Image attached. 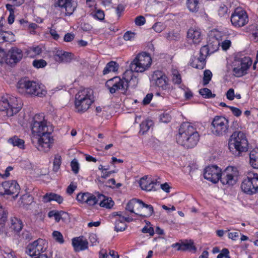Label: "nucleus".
<instances>
[{"mask_svg":"<svg viewBox=\"0 0 258 258\" xmlns=\"http://www.w3.org/2000/svg\"><path fill=\"white\" fill-rule=\"evenodd\" d=\"M31 130L33 138L37 139V149L48 152L53 143L51 135L53 130L50 122L44 119L43 115L36 114L33 118Z\"/></svg>","mask_w":258,"mask_h":258,"instance_id":"nucleus-1","label":"nucleus"},{"mask_svg":"<svg viewBox=\"0 0 258 258\" xmlns=\"http://www.w3.org/2000/svg\"><path fill=\"white\" fill-rule=\"evenodd\" d=\"M200 136L196 128L189 122L181 124L176 136L178 144L186 148H192L198 143Z\"/></svg>","mask_w":258,"mask_h":258,"instance_id":"nucleus-2","label":"nucleus"},{"mask_svg":"<svg viewBox=\"0 0 258 258\" xmlns=\"http://www.w3.org/2000/svg\"><path fill=\"white\" fill-rule=\"evenodd\" d=\"M229 149L235 156H239L242 153L248 149V142L244 133L235 131L231 136L229 141Z\"/></svg>","mask_w":258,"mask_h":258,"instance_id":"nucleus-3","label":"nucleus"},{"mask_svg":"<svg viewBox=\"0 0 258 258\" xmlns=\"http://www.w3.org/2000/svg\"><path fill=\"white\" fill-rule=\"evenodd\" d=\"M93 91L90 88L80 90L75 95V105L76 111L83 113L94 102Z\"/></svg>","mask_w":258,"mask_h":258,"instance_id":"nucleus-4","label":"nucleus"},{"mask_svg":"<svg viewBox=\"0 0 258 258\" xmlns=\"http://www.w3.org/2000/svg\"><path fill=\"white\" fill-rule=\"evenodd\" d=\"M17 88L22 94L27 93L42 97L46 93L43 85L27 78L20 79L17 83Z\"/></svg>","mask_w":258,"mask_h":258,"instance_id":"nucleus-5","label":"nucleus"},{"mask_svg":"<svg viewBox=\"0 0 258 258\" xmlns=\"http://www.w3.org/2000/svg\"><path fill=\"white\" fill-rule=\"evenodd\" d=\"M21 108V100L14 96L7 94L0 100V111H6L8 116L17 113Z\"/></svg>","mask_w":258,"mask_h":258,"instance_id":"nucleus-6","label":"nucleus"},{"mask_svg":"<svg viewBox=\"0 0 258 258\" xmlns=\"http://www.w3.org/2000/svg\"><path fill=\"white\" fill-rule=\"evenodd\" d=\"M152 63V58L149 53L143 52L136 55L130 64V69L137 73H143L147 70Z\"/></svg>","mask_w":258,"mask_h":258,"instance_id":"nucleus-7","label":"nucleus"},{"mask_svg":"<svg viewBox=\"0 0 258 258\" xmlns=\"http://www.w3.org/2000/svg\"><path fill=\"white\" fill-rule=\"evenodd\" d=\"M241 188L244 193L252 195L258 191V174L253 171L247 172L241 184Z\"/></svg>","mask_w":258,"mask_h":258,"instance_id":"nucleus-8","label":"nucleus"},{"mask_svg":"<svg viewBox=\"0 0 258 258\" xmlns=\"http://www.w3.org/2000/svg\"><path fill=\"white\" fill-rule=\"evenodd\" d=\"M210 130L216 136H225L229 131V121L222 116H216L212 120Z\"/></svg>","mask_w":258,"mask_h":258,"instance_id":"nucleus-9","label":"nucleus"},{"mask_svg":"<svg viewBox=\"0 0 258 258\" xmlns=\"http://www.w3.org/2000/svg\"><path fill=\"white\" fill-rule=\"evenodd\" d=\"M252 62V59L248 56H236L234 62V67L233 69L234 75L237 77H240L246 74Z\"/></svg>","mask_w":258,"mask_h":258,"instance_id":"nucleus-10","label":"nucleus"},{"mask_svg":"<svg viewBox=\"0 0 258 258\" xmlns=\"http://www.w3.org/2000/svg\"><path fill=\"white\" fill-rule=\"evenodd\" d=\"M252 62V59L248 56H236L234 62V67L233 69L234 75L237 77H240L246 74Z\"/></svg>","mask_w":258,"mask_h":258,"instance_id":"nucleus-11","label":"nucleus"},{"mask_svg":"<svg viewBox=\"0 0 258 258\" xmlns=\"http://www.w3.org/2000/svg\"><path fill=\"white\" fill-rule=\"evenodd\" d=\"M238 175L237 168L228 166L221 172L219 180L224 185H233L236 183Z\"/></svg>","mask_w":258,"mask_h":258,"instance_id":"nucleus-12","label":"nucleus"},{"mask_svg":"<svg viewBox=\"0 0 258 258\" xmlns=\"http://www.w3.org/2000/svg\"><path fill=\"white\" fill-rule=\"evenodd\" d=\"M230 21L233 26L240 28L247 24L249 19L246 11L241 8L238 7L232 13Z\"/></svg>","mask_w":258,"mask_h":258,"instance_id":"nucleus-13","label":"nucleus"},{"mask_svg":"<svg viewBox=\"0 0 258 258\" xmlns=\"http://www.w3.org/2000/svg\"><path fill=\"white\" fill-rule=\"evenodd\" d=\"M46 248V241L39 238L29 243L26 247L25 252L31 256H36L44 252Z\"/></svg>","mask_w":258,"mask_h":258,"instance_id":"nucleus-14","label":"nucleus"},{"mask_svg":"<svg viewBox=\"0 0 258 258\" xmlns=\"http://www.w3.org/2000/svg\"><path fill=\"white\" fill-rule=\"evenodd\" d=\"M105 86L111 94H114L119 90L123 91L124 93L126 92V86L124 85V81L122 78L119 77H115L108 80L105 83Z\"/></svg>","mask_w":258,"mask_h":258,"instance_id":"nucleus-15","label":"nucleus"},{"mask_svg":"<svg viewBox=\"0 0 258 258\" xmlns=\"http://www.w3.org/2000/svg\"><path fill=\"white\" fill-rule=\"evenodd\" d=\"M221 169L217 165L207 167L204 170V177L207 180L216 183L220 179Z\"/></svg>","mask_w":258,"mask_h":258,"instance_id":"nucleus-16","label":"nucleus"},{"mask_svg":"<svg viewBox=\"0 0 258 258\" xmlns=\"http://www.w3.org/2000/svg\"><path fill=\"white\" fill-rule=\"evenodd\" d=\"M74 0H55L54 4L51 6L52 9L57 7L64 9L66 15H71L75 10Z\"/></svg>","mask_w":258,"mask_h":258,"instance_id":"nucleus-17","label":"nucleus"},{"mask_svg":"<svg viewBox=\"0 0 258 258\" xmlns=\"http://www.w3.org/2000/svg\"><path fill=\"white\" fill-rule=\"evenodd\" d=\"M152 80L155 85L163 90L168 88V79L167 76L161 71H155L152 77Z\"/></svg>","mask_w":258,"mask_h":258,"instance_id":"nucleus-18","label":"nucleus"},{"mask_svg":"<svg viewBox=\"0 0 258 258\" xmlns=\"http://www.w3.org/2000/svg\"><path fill=\"white\" fill-rule=\"evenodd\" d=\"M134 72L130 69L125 71L122 75V78L124 81V85L126 86V91L128 87L135 88L138 84L139 79L134 75Z\"/></svg>","mask_w":258,"mask_h":258,"instance_id":"nucleus-19","label":"nucleus"},{"mask_svg":"<svg viewBox=\"0 0 258 258\" xmlns=\"http://www.w3.org/2000/svg\"><path fill=\"white\" fill-rule=\"evenodd\" d=\"M122 212H118L116 213L117 217L115 222L114 230L116 232L123 231L125 230L127 225L126 222H131L134 220V219L130 217H125L122 215Z\"/></svg>","mask_w":258,"mask_h":258,"instance_id":"nucleus-20","label":"nucleus"},{"mask_svg":"<svg viewBox=\"0 0 258 258\" xmlns=\"http://www.w3.org/2000/svg\"><path fill=\"white\" fill-rule=\"evenodd\" d=\"M187 38L190 43L195 44H199L203 39V36L201 29L198 27H191L187 32Z\"/></svg>","mask_w":258,"mask_h":258,"instance_id":"nucleus-21","label":"nucleus"},{"mask_svg":"<svg viewBox=\"0 0 258 258\" xmlns=\"http://www.w3.org/2000/svg\"><path fill=\"white\" fill-rule=\"evenodd\" d=\"M76 199L78 202L86 203L89 206H94L96 204V196L89 192L78 194Z\"/></svg>","mask_w":258,"mask_h":258,"instance_id":"nucleus-22","label":"nucleus"},{"mask_svg":"<svg viewBox=\"0 0 258 258\" xmlns=\"http://www.w3.org/2000/svg\"><path fill=\"white\" fill-rule=\"evenodd\" d=\"M9 62L16 63L21 60L23 57L22 51L17 47H12L9 51Z\"/></svg>","mask_w":258,"mask_h":258,"instance_id":"nucleus-23","label":"nucleus"},{"mask_svg":"<svg viewBox=\"0 0 258 258\" xmlns=\"http://www.w3.org/2000/svg\"><path fill=\"white\" fill-rule=\"evenodd\" d=\"M72 245L76 251H79L88 248V242L83 236L78 237L72 239Z\"/></svg>","mask_w":258,"mask_h":258,"instance_id":"nucleus-24","label":"nucleus"},{"mask_svg":"<svg viewBox=\"0 0 258 258\" xmlns=\"http://www.w3.org/2000/svg\"><path fill=\"white\" fill-rule=\"evenodd\" d=\"M7 188V195H13L14 199L18 197L20 190V187L16 180L6 181Z\"/></svg>","mask_w":258,"mask_h":258,"instance_id":"nucleus-25","label":"nucleus"},{"mask_svg":"<svg viewBox=\"0 0 258 258\" xmlns=\"http://www.w3.org/2000/svg\"><path fill=\"white\" fill-rule=\"evenodd\" d=\"M72 55L71 53L58 50L54 55V58L58 62H69L72 60Z\"/></svg>","mask_w":258,"mask_h":258,"instance_id":"nucleus-26","label":"nucleus"},{"mask_svg":"<svg viewBox=\"0 0 258 258\" xmlns=\"http://www.w3.org/2000/svg\"><path fill=\"white\" fill-rule=\"evenodd\" d=\"M96 204L98 203L102 207L110 209L114 205V202L111 198L106 197L103 195L98 194L96 197Z\"/></svg>","mask_w":258,"mask_h":258,"instance_id":"nucleus-27","label":"nucleus"},{"mask_svg":"<svg viewBox=\"0 0 258 258\" xmlns=\"http://www.w3.org/2000/svg\"><path fill=\"white\" fill-rule=\"evenodd\" d=\"M220 44V41L218 38L216 37V34L214 32H212L209 36V39L207 45L208 48H210L211 53H213L217 51L219 48Z\"/></svg>","mask_w":258,"mask_h":258,"instance_id":"nucleus-28","label":"nucleus"},{"mask_svg":"<svg viewBox=\"0 0 258 258\" xmlns=\"http://www.w3.org/2000/svg\"><path fill=\"white\" fill-rule=\"evenodd\" d=\"M140 207L142 209L145 208L144 211H139L136 215L141 217H147L151 216L154 213V209L152 205L144 203L142 200L140 202Z\"/></svg>","mask_w":258,"mask_h":258,"instance_id":"nucleus-29","label":"nucleus"},{"mask_svg":"<svg viewBox=\"0 0 258 258\" xmlns=\"http://www.w3.org/2000/svg\"><path fill=\"white\" fill-rule=\"evenodd\" d=\"M8 214L7 210L0 204V234L7 233L4 225L7 220Z\"/></svg>","mask_w":258,"mask_h":258,"instance_id":"nucleus-30","label":"nucleus"},{"mask_svg":"<svg viewBox=\"0 0 258 258\" xmlns=\"http://www.w3.org/2000/svg\"><path fill=\"white\" fill-rule=\"evenodd\" d=\"M140 202H141L140 200L136 199L130 200L126 204L125 210L136 215L137 213H139Z\"/></svg>","mask_w":258,"mask_h":258,"instance_id":"nucleus-31","label":"nucleus"},{"mask_svg":"<svg viewBox=\"0 0 258 258\" xmlns=\"http://www.w3.org/2000/svg\"><path fill=\"white\" fill-rule=\"evenodd\" d=\"M147 176H145L141 178L139 181L140 186L143 190L151 191L154 189L156 182L147 180Z\"/></svg>","mask_w":258,"mask_h":258,"instance_id":"nucleus-32","label":"nucleus"},{"mask_svg":"<svg viewBox=\"0 0 258 258\" xmlns=\"http://www.w3.org/2000/svg\"><path fill=\"white\" fill-rule=\"evenodd\" d=\"M42 201L44 203H48L51 201H54L58 204H61L62 203L63 199L61 196L58 194L49 192L46 193L43 196Z\"/></svg>","mask_w":258,"mask_h":258,"instance_id":"nucleus-33","label":"nucleus"},{"mask_svg":"<svg viewBox=\"0 0 258 258\" xmlns=\"http://www.w3.org/2000/svg\"><path fill=\"white\" fill-rule=\"evenodd\" d=\"M190 66L198 69H203L206 65V58L200 55L198 58L194 57L190 62Z\"/></svg>","mask_w":258,"mask_h":258,"instance_id":"nucleus-34","label":"nucleus"},{"mask_svg":"<svg viewBox=\"0 0 258 258\" xmlns=\"http://www.w3.org/2000/svg\"><path fill=\"white\" fill-rule=\"evenodd\" d=\"M249 164L255 169H258V148H255L249 153Z\"/></svg>","mask_w":258,"mask_h":258,"instance_id":"nucleus-35","label":"nucleus"},{"mask_svg":"<svg viewBox=\"0 0 258 258\" xmlns=\"http://www.w3.org/2000/svg\"><path fill=\"white\" fill-rule=\"evenodd\" d=\"M19 202L20 206L27 209L28 207L33 202V197L28 194L24 195L21 198Z\"/></svg>","mask_w":258,"mask_h":258,"instance_id":"nucleus-36","label":"nucleus"},{"mask_svg":"<svg viewBox=\"0 0 258 258\" xmlns=\"http://www.w3.org/2000/svg\"><path fill=\"white\" fill-rule=\"evenodd\" d=\"M180 248L181 250L182 251L188 250L194 253H195L197 251V248L194 245V241L191 240L182 241L181 246Z\"/></svg>","mask_w":258,"mask_h":258,"instance_id":"nucleus-37","label":"nucleus"},{"mask_svg":"<svg viewBox=\"0 0 258 258\" xmlns=\"http://www.w3.org/2000/svg\"><path fill=\"white\" fill-rule=\"evenodd\" d=\"M119 65L113 61H111L107 63L103 71V74L106 75L110 72H115L118 70Z\"/></svg>","mask_w":258,"mask_h":258,"instance_id":"nucleus-38","label":"nucleus"},{"mask_svg":"<svg viewBox=\"0 0 258 258\" xmlns=\"http://www.w3.org/2000/svg\"><path fill=\"white\" fill-rule=\"evenodd\" d=\"M11 228L16 232H19L23 227L22 221L16 217H13L11 220Z\"/></svg>","mask_w":258,"mask_h":258,"instance_id":"nucleus-39","label":"nucleus"},{"mask_svg":"<svg viewBox=\"0 0 258 258\" xmlns=\"http://www.w3.org/2000/svg\"><path fill=\"white\" fill-rule=\"evenodd\" d=\"M14 36L12 32L3 31L0 30V43L12 41Z\"/></svg>","mask_w":258,"mask_h":258,"instance_id":"nucleus-40","label":"nucleus"},{"mask_svg":"<svg viewBox=\"0 0 258 258\" xmlns=\"http://www.w3.org/2000/svg\"><path fill=\"white\" fill-rule=\"evenodd\" d=\"M8 142L12 144L14 146H17L21 149L24 148V141L17 136L10 138L8 140Z\"/></svg>","mask_w":258,"mask_h":258,"instance_id":"nucleus-41","label":"nucleus"},{"mask_svg":"<svg viewBox=\"0 0 258 258\" xmlns=\"http://www.w3.org/2000/svg\"><path fill=\"white\" fill-rule=\"evenodd\" d=\"M199 0H187L186 6L188 9L192 12H197L199 10Z\"/></svg>","mask_w":258,"mask_h":258,"instance_id":"nucleus-42","label":"nucleus"},{"mask_svg":"<svg viewBox=\"0 0 258 258\" xmlns=\"http://www.w3.org/2000/svg\"><path fill=\"white\" fill-rule=\"evenodd\" d=\"M153 122L152 120H146L143 121L140 124V133L142 134H145L149 131L150 127L152 125Z\"/></svg>","mask_w":258,"mask_h":258,"instance_id":"nucleus-43","label":"nucleus"},{"mask_svg":"<svg viewBox=\"0 0 258 258\" xmlns=\"http://www.w3.org/2000/svg\"><path fill=\"white\" fill-rule=\"evenodd\" d=\"M199 93L205 98H214L215 97V94H212L211 91L207 88L200 89Z\"/></svg>","mask_w":258,"mask_h":258,"instance_id":"nucleus-44","label":"nucleus"},{"mask_svg":"<svg viewBox=\"0 0 258 258\" xmlns=\"http://www.w3.org/2000/svg\"><path fill=\"white\" fill-rule=\"evenodd\" d=\"M172 81L174 84H180L181 82V75L178 71L175 69L172 70Z\"/></svg>","mask_w":258,"mask_h":258,"instance_id":"nucleus-45","label":"nucleus"},{"mask_svg":"<svg viewBox=\"0 0 258 258\" xmlns=\"http://www.w3.org/2000/svg\"><path fill=\"white\" fill-rule=\"evenodd\" d=\"M212 77V73L209 70H206L204 72L203 85H208L211 81Z\"/></svg>","mask_w":258,"mask_h":258,"instance_id":"nucleus-46","label":"nucleus"},{"mask_svg":"<svg viewBox=\"0 0 258 258\" xmlns=\"http://www.w3.org/2000/svg\"><path fill=\"white\" fill-rule=\"evenodd\" d=\"M61 157L58 155L55 156L54 161H53V170L56 172L59 169L61 164Z\"/></svg>","mask_w":258,"mask_h":258,"instance_id":"nucleus-47","label":"nucleus"},{"mask_svg":"<svg viewBox=\"0 0 258 258\" xmlns=\"http://www.w3.org/2000/svg\"><path fill=\"white\" fill-rule=\"evenodd\" d=\"M47 64L46 61L44 59H35L33 61V66L36 68H42Z\"/></svg>","mask_w":258,"mask_h":258,"instance_id":"nucleus-48","label":"nucleus"},{"mask_svg":"<svg viewBox=\"0 0 258 258\" xmlns=\"http://www.w3.org/2000/svg\"><path fill=\"white\" fill-rule=\"evenodd\" d=\"M53 238L59 243H63L64 240L61 233L58 231H54L52 233Z\"/></svg>","mask_w":258,"mask_h":258,"instance_id":"nucleus-49","label":"nucleus"},{"mask_svg":"<svg viewBox=\"0 0 258 258\" xmlns=\"http://www.w3.org/2000/svg\"><path fill=\"white\" fill-rule=\"evenodd\" d=\"M211 53V50H210V48H208V46L207 45L202 46L200 49V55L205 58L208 55Z\"/></svg>","mask_w":258,"mask_h":258,"instance_id":"nucleus-50","label":"nucleus"},{"mask_svg":"<svg viewBox=\"0 0 258 258\" xmlns=\"http://www.w3.org/2000/svg\"><path fill=\"white\" fill-rule=\"evenodd\" d=\"M136 36V33L130 31L126 32L123 36V38L125 41H132L134 39Z\"/></svg>","mask_w":258,"mask_h":258,"instance_id":"nucleus-51","label":"nucleus"},{"mask_svg":"<svg viewBox=\"0 0 258 258\" xmlns=\"http://www.w3.org/2000/svg\"><path fill=\"white\" fill-rule=\"evenodd\" d=\"M71 165L72 171L74 173H78L79 170V164L78 161L75 159L73 160L71 163Z\"/></svg>","mask_w":258,"mask_h":258,"instance_id":"nucleus-52","label":"nucleus"},{"mask_svg":"<svg viewBox=\"0 0 258 258\" xmlns=\"http://www.w3.org/2000/svg\"><path fill=\"white\" fill-rule=\"evenodd\" d=\"M93 16L95 18L100 21H102L104 20L105 15L104 12L103 11L98 10L95 12V13L94 14H93Z\"/></svg>","mask_w":258,"mask_h":258,"instance_id":"nucleus-53","label":"nucleus"},{"mask_svg":"<svg viewBox=\"0 0 258 258\" xmlns=\"http://www.w3.org/2000/svg\"><path fill=\"white\" fill-rule=\"evenodd\" d=\"M152 28L156 32L160 33L164 29V26L161 22H158L155 23Z\"/></svg>","mask_w":258,"mask_h":258,"instance_id":"nucleus-54","label":"nucleus"},{"mask_svg":"<svg viewBox=\"0 0 258 258\" xmlns=\"http://www.w3.org/2000/svg\"><path fill=\"white\" fill-rule=\"evenodd\" d=\"M229 254V250L227 248H223L221 252L217 255V258H230Z\"/></svg>","mask_w":258,"mask_h":258,"instance_id":"nucleus-55","label":"nucleus"},{"mask_svg":"<svg viewBox=\"0 0 258 258\" xmlns=\"http://www.w3.org/2000/svg\"><path fill=\"white\" fill-rule=\"evenodd\" d=\"M66 215H67V213L62 211H57L54 218L56 222H58L61 219L65 218Z\"/></svg>","mask_w":258,"mask_h":258,"instance_id":"nucleus-56","label":"nucleus"},{"mask_svg":"<svg viewBox=\"0 0 258 258\" xmlns=\"http://www.w3.org/2000/svg\"><path fill=\"white\" fill-rule=\"evenodd\" d=\"M29 51L33 52L34 55H39L42 52V49L39 46L31 47L29 48Z\"/></svg>","mask_w":258,"mask_h":258,"instance_id":"nucleus-57","label":"nucleus"},{"mask_svg":"<svg viewBox=\"0 0 258 258\" xmlns=\"http://www.w3.org/2000/svg\"><path fill=\"white\" fill-rule=\"evenodd\" d=\"M7 188L8 185L7 181L3 182L2 184H0V195H7Z\"/></svg>","mask_w":258,"mask_h":258,"instance_id":"nucleus-58","label":"nucleus"},{"mask_svg":"<svg viewBox=\"0 0 258 258\" xmlns=\"http://www.w3.org/2000/svg\"><path fill=\"white\" fill-rule=\"evenodd\" d=\"M135 23L137 26L143 25L146 22V19L142 16H138L135 20Z\"/></svg>","mask_w":258,"mask_h":258,"instance_id":"nucleus-59","label":"nucleus"},{"mask_svg":"<svg viewBox=\"0 0 258 258\" xmlns=\"http://www.w3.org/2000/svg\"><path fill=\"white\" fill-rule=\"evenodd\" d=\"M228 8L225 5L221 6L218 10V15L220 17H223L227 14Z\"/></svg>","mask_w":258,"mask_h":258,"instance_id":"nucleus-60","label":"nucleus"},{"mask_svg":"<svg viewBox=\"0 0 258 258\" xmlns=\"http://www.w3.org/2000/svg\"><path fill=\"white\" fill-rule=\"evenodd\" d=\"M110 175V172H108V171H107V170H105V171H103L101 173V176L100 177H99L98 178H97L98 182L100 184L103 183V182L102 181H101V179H102V178L105 179V178L109 177Z\"/></svg>","mask_w":258,"mask_h":258,"instance_id":"nucleus-61","label":"nucleus"},{"mask_svg":"<svg viewBox=\"0 0 258 258\" xmlns=\"http://www.w3.org/2000/svg\"><path fill=\"white\" fill-rule=\"evenodd\" d=\"M21 237L23 239L28 241L32 238V234L29 231L27 230H25L22 232Z\"/></svg>","mask_w":258,"mask_h":258,"instance_id":"nucleus-62","label":"nucleus"},{"mask_svg":"<svg viewBox=\"0 0 258 258\" xmlns=\"http://www.w3.org/2000/svg\"><path fill=\"white\" fill-rule=\"evenodd\" d=\"M142 232L144 233H149L151 236H153L154 234V230L153 228L151 227H148L147 226H145L142 229Z\"/></svg>","mask_w":258,"mask_h":258,"instance_id":"nucleus-63","label":"nucleus"},{"mask_svg":"<svg viewBox=\"0 0 258 258\" xmlns=\"http://www.w3.org/2000/svg\"><path fill=\"white\" fill-rule=\"evenodd\" d=\"M226 97L229 100H233L234 98V90L233 89H229L226 93Z\"/></svg>","mask_w":258,"mask_h":258,"instance_id":"nucleus-64","label":"nucleus"}]
</instances>
